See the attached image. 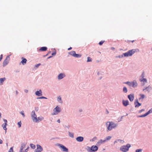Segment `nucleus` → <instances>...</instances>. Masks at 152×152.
Segmentation results:
<instances>
[{"label": "nucleus", "instance_id": "obj_1", "mask_svg": "<svg viewBox=\"0 0 152 152\" xmlns=\"http://www.w3.org/2000/svg\"><path fill=\"white\" fill-rule=\"evenodd\" d=\"M106 125L108 130L110 131L113 128H115L118 126V124L114 123L113 122H107L106 123Z\"/></svg>", "mask_w": 152, "mask_h": 152}, {"label": "nucleus", "instance_id": "obj_2", "mask_svg": "<svg viewBox=\"0 0 152 152\" xmlns=\"http://www.w3.org/2000/svg\"><path fill=\"white\" fill-rule=\"evenodd\" d=\"M137 50H138L137 49H133L130 50L127 52L124 53L123 55L125 57L130 56L133 54L135 52H137Z\"/></svg>", "mask_w": 152, "mask_h": 152}, {"label": "nucleus", "instance_id": "obj_3", "mask_svg": "<svg viewBox=\"0 0 152 152\" xmlns=\"http://www.w3.org/2000/svg\"><path fill=\"white\" fill-rule=\"evenodd\" d=\"M126 84L130 86L133 88L136 87L137 86V83L135 80H134L132 82H127L125 83Z\"/></svg>", "mask_w": 152, "mask_h": 152}, {"label": "nucleus", "instance_id": "obj_4", "mask_svg": "<svg viewBox=\"0 0 152 152\" xmlns=\"http://www.w3.org/2000/svg\"><path fill=\"white\" fill-rule=\"evenodd\" d=\"M130 146V145L128 144L126 145H123L121 147L120 150L123 152H126L129 150V148Z\"/></svg>", "mask_w": 152, "mask_h": 152}, {"label": "nucleus", "instance_id": "obj_5", "mask_svg": "<svg viewBox=\"0 0 152 152\" xmlns=\"http://www.w3.org/2000/svg\"><path fill=\"white\" fill-rule=\"evenodd\" d=\"M61 111V108L56 106L53 110V113H52L53 115L57 114L58 113Z\"/></svg>", "mask_w": 152, "mask_h": 152}, {"label": "nucleus", "instance_id": "obj_6", "mask_svg": "<svg viewBox=\"0 0 152 152\" xmlns=\"http://www.w3.org/2000/svg\"><path fill=\"white\" fill-rule=\"evenodd\" d=\"M98 149V147L96 145H93L90 148H89L88 151L89 152H92V151H97Z\"/></svg>", "mask_w": 152, "mask_h": 152}, {"label": "nucleus", "instance_id": "obj_7", "mask_svg": "<svg viewBox=\"0 0 152 152\" xmlns=\"http://www.w3.org/2000/svg\"><path fill=\"white\" fill-rule=\"evenodd\" d=\"M58 146L61 149L62 151L66 152H68V149L64 145L61 144H59L58 145Z\"/></svg>", "mask_w": 152, "mask_h": 152}, {"label": "nucleus", "instance_id": "obj_8", "mask_svg": "<svg viewBox=\"0 0 152 152\" xmlns=\"http://www.w3.org/2000/svg\"><path fill=\"white\" fill-rule=\"evenodd\" d=\"M10 60V56H8L6 57V59L4 60L3 62V66H6L9 62Z\"/></svg>", "mask_w": 152, "mask_h": 152}, {"label": "nucleus", "instance_id": "obj_9", "mask_svg": "<svg viewBox=\"0 0 152 152\" xmlns=\"http://www.w3.org/2000/svg\"><path fill=\"white\" fill-rule=\"evenodd\" d=\"M31 116L32 120L34 122L36 118H37V116L35 114V112L34 110H33L31 114Z\"/></svg>", "mask_w": 152, "mask_h": 152}, {"label": "nucleus", "instance_id": "obj_10", "mask_svg": "<svg viewBox=\"0 0 152 152\" xmlns=\"http://www.w3.org/2000/svg\"><path fill=\"white\" fill-rule=\"evenodd\" d=\"M37 148L35 150L36 152H41L42 151L43 149L40 145H37Z\"/></svg>", "mask_w": 152, "mask_h": 152}, {"label": "nucleus", "instance_id": "obj_11", "mask_svg": "<svg viewBox=\"0 0 152 152\" xmlns=\"http://www.w3.org/2000/svg\"><path fill=\"white\" fill-rule=\"evenodd\" d=\"M44 118L42 116L39 117L38 118H36V119L34 122L36 123L39 122L41 121Z\"/></svg>", "mask_w": 152, "mask_h": 152}, {"label": "nucleus", "instance_id": "obj_12", "mask_svg": "<svg viewBox=\"0 0 152 152\" xmlns=\"http://www.w3.org/2000/svg\"><path fill=\"white\" fill-rule=\"evenodd\" d=\"M134 104H135V107H137L141 105V104L139 103L138 102L137 99L136 100Z\"/></svg>", "mask_w": 152, "mask_h": 152}, {"label": "nucleus", "instance_id": "obj_13", "mask_svg": "<svg viewBox=\"0 0 152 152\" xmlns=\"http://www.w3.org/2000/svg\"><path fill=\"white\" fill-rule=\"evenodd\" d=\"M128 98L131 102L133 101L134 99V95L133 94H130L128 96Z\"/></svg>", "mask_w": 152, "mask_h": 152}, {"label": "nucleus", "instance_id": "obj_14", "mask_svg": "<svg viewBox=\"0 0 152 152\" xmlns=\"http://www.w3.org/2000/svg\"><path fill=\"white\" fill-rule=\"evenodd\" d=\"M65 76L64 74L63 73H60L58 76V78L59 80L61 79L64 77Z\"/></svg>", "mask_w": 152, "mask_h": 152}, {"label": "nucleus", "instance_id": "obj_15", "mask_svg": "<svg viewBox=\"0 0 152 152\" xmlns=\"http://www.w3.org/2000/svg\"><path fill=\"white\" fill-rule=\"evenodd\" d=\"M76 140L78 142H82L83 140V137H78L76 139Z\"/></svg>", "mask_w": 152, "mask_h": 152}, {"label": "nucleus", "instance_id": "obj_16", "mask_svg": "<svg viewBox=\"0 0 152 152\" xmlns=\"http://www.w3.org/2000/svg\"><path fill=\"white\" fill-rule=\"evenodd\" d=\"M35 94L36 95L39 96L42 95V91L41 90H40L39 91H37L36 92Z\"/></svg>", "mask_w": 152, "mask_h": 152}, {"label": "nucleus", "instance_id": "obj_17", "mask_svg": "<svg viewBox=\"0 0 152 152\" xmlns=\"http://www.w3.org/2000/svg\"><path fill=\"white\" fill-rule=\"evenodd\" d=\"M26 145V144L24 143L22 144L19 152H21V151H23V149L25 148Z\"/></svg>", "mask_w": 152, "mask_h": 152}, {"label": "nucleus", "instance_id": "obj_18", "mask_svg": "<svg viewBox=\"0 0 152 152\" xmlns=\"http://www.w3.org/2000/svg\"><path fill=\"white\" fill-rule=\"evenodd\" d=\"M22 61H21V63H22L23 65L25 64L27 61V60L26 59L24 58L23 57L22 58Z\"/></svg>", "mask_w": 152, "mask_h": 152}, {"label": "nucleus", "instance_id": "obj_19", "mask_svg": "<svg viewBox=\"0 0 152 152\" xmlns=\"http://www.w3.org/2000/svg\"><path fill=\"white\" fill-rule=\"evenodd\" d=\"M47 49V48L46 47H41L39 49V50L42 51H46Z\"/></svg>", "mask_w": 152, "mask_h": 152}, {"label": "nucleus", "instance_id": "obj_20", "mask_svg": "<svg viewBox=\"0 0 152 152\" xmlns=\"http://www.w3.org/2000/svg\"><path fill=\"white\" fill-rule=\"evenodd\" d=\"M106 141V140H100L97 142L96 145H100L103 142H104Z\"/></svg>", "mask_w": 152, "mask_h": 152}, {"label": "nucleus", "instance_id": "obj_21", "mask_svg": "<svg viewBox=\"0 0 152 152\" xmlns=\"http://www.w3.org/2000/svg\"><path fill=\"white\" fill-rule=\"evenodd\" d=\"M123 103L124 106H126L129 104V102L127 100L123 101Z\"/></svg>", "mask_w": 152, "mask_h": 152}, {"label": "nucleus", "instance_id": "obj_22", "mask_svg": "<svg viewBox=\"0 0 152 152\" xmlns=\"http://www.w3.org/2000/svg\"><path fill=\"white\" fill-rule=\"evenodd\" d=\"M140 80L141 82H144L145 83H146L147 82V80L145 78H140Z\"/></svg>", "mask_w": 152, "mask_h": 152}, {"label": "nucleus", "instance_id": "obj_23", "mask_svg": "<svg viewBox=\"0 0 152 152\" xmlns=\"http://www.w3.org/2000/svg\"><path fill=\"white\" fill-rule=\"evenodd\" d=\"M81 56V55L80 54H77L75 53L74 57L76 58H80Z\"/></svg>", "mask_w": 152, "mask_h": 152}, {"label": "nucleus", "instance_id": "obj_24", "mask_svg": "<svg viewBox=\"0 0 152 152\" xmlns=\"http://www.w3.org/2000/svg\"><path fill=\"white\" fill-rule=\"evenodd\" d=\"M7 124H3L2 126V127H3V129L5 130V132H6V130L7 129L6 127V126H7Z\"/></svg>", "mask_w": 152, "mask_h": 152}, {"label": "nucleus", "instance_id": "obj_25", "mask_svg": "<svg viewBox=\"0 0 152 152\" xmlns=\"http://www.w3.org/2000/svg\"><path fill=\"white\" fill-rule=\"evenodd\" d=\"M75 53V51H72L70 52L69 53V54L70 55L72 56H74Z\"/></svg>", "mask_w": 152, "mask_h": 152}, {"label": "nucleus", "instance_id": "obj_26", "mask_svg": "<svg viewBox=\"0 0 152 152\" xmlns=\"http://www.w3.org/2000/svg\"><path fill=\"white\" fill-rule=\"evenodd\" d=\"M6 78L5 77L1 78L0 79V82L1 83H2L5 80Z\"/></svg>", "mask_w": 152, "mask_h": 152}, {"label": "nucleus", "instance_id": "obj_27", "mask_svg": "<svg viewBox=\"0 0 152 152\" xmlns=\"http://www.w3.org/2000/svg\"><path fill=\"white\" fill-rule=\"evenodd\" d=\"M58 102H59L60 103H62V101L61 100V97L59 96L58 97Z\"/></svg>", "mask_w": 152, "mask_h": 152}, {"label": "nucleus", "instance_id": "obj_28", "mask_svg": "<svg viewBox=\"0 0 152 152\" xmlns=\"http://www.w3.org/2000/svg\"><path fill=\"white\" fill-rule=\"evenodd\" d=\"M147 115V114H146V113L145 114H144V115H142L138 116V117H145Z\"/></svg>", "mask_w": 152, "mask_h": 152}, {"label": "nucleus", "instance_id": "obj_29", "mask_svg": "<svg viewBox=\"0 0 152 152\" xmlns=\"http://www.w3.org/2000/svg\"><path fill=\"white\" fill-rule=\"evenodd\" d=\"M123 91L124 92L126 93L127 92V88L126 87H124L123 88Z\"/></svg>", "mask_w": 152, "mask_h": 152}, {"label": "nucleus", "instance_id": "obj_30", "mask_svg": "<svg viewBox=\"0 0 152 152\" xmlns=\"http://www.w3.org/2000/svg\"><path fill=\"white\" fill-rule=\"evenodd\" d=\"M92 61V60L91 58L90 57H88L87 58V62H91V61Z\"/></svg>", "mask_w": 152, "mask_h": 152}, {"label": "nucleus", "instance_id": "obj_31", "mask_svg": "<svg viewBox=\"0 0 152 152\" xmlns=\"http://www.w3.org/2000/svg\"><path fill=\"white\" fill-rule=\"evenodd\" d=\"M31 147L33 149H34L35 148V145L32 144H31L30 145Z\"/></svg>", "mask_w": 152, "mask_h": 152}, {"label": "nucleus", "instance_id": "obj_32", "mask_svg": "<svg viewBox=\"0 0 152 152\" xmlns=\"http://www.w3.org/2000/svg\"><path fill=\"white\" fill-rule=\"evenodd\" d=\"M140 96L141 97L140 98H139V99H143L145 97V95L144 94H140Z\"/></svg>", "mask_w": 152, "mask_h": 152}, {"label": "nucleus", "instance_id": "obj_33", "mask_svg": "<svg viewBox=\"0 0 152 152\" xmlns=\"http://www.w3.org/2000/svg\"><path fill=\"white\" fill-rule=\"evenodd\" d=\"M69 136L70 137H74V134L73 133H70V132H69Z\"/></svg>", "mask_w": 152, "mask_h": 152}, {"label": "nucleus", "instance_id": "obj_34", "mask_svg": "<svg viewBox=\"0 0 152 152\" xmlns=\"http://www.w3.org/2000/svg\"><path fill=\"white\" fill-rule=\"evenodd\" d=\"M151 113H152V109H151L148 111L146 113L147 114V115H148Z\"/></svg>", "mask_w": 152, "mask_h": 152}, {"label": "nucleus", "instance_id": "obj_35", "mask_svg": "<svg viewBox=\"0 0 152 152\" xmlns=\"http://www.w3.org/2000/svg\"><path fill=\"white\" fill-rule=\"evenodd\" d=\"M105 42L104 41H101L99 43V44L100 45H102L103 44L104 42Z\"/></svg>", "mask_w": 152, "mask_h": 152}, {"label": "nucleus", "instance_id": "obj_36", "mask_svg": "<svg viewBox=\"0 0 152 152\" xmlns=\"http://www.w3.org/2000/svg\"><path fill=\"white\" fill-rule=\"evenodd\" d=\"M9 152H13V147H11L9 150Z\"/></svg>", "mask_w": 152, "mask_h": 152}, {"label": "nucleus", "instance_id": "obj_37", "mask_svg": "<svg viewBox=\"0 0 152 152\" xmlns=\"http://www.w3.org/2000/svg\"><path fill=\"white\" fill-rule=\"evenodd\" d=\"M20 113L21 115H22L23 116V117H25V115H24V112L23 111H22L20 112Z\"/></svg>", "mask_w": 152, "mask_h": 152}, {"label": "nucleus", "instance_id": "obj_38", "mask_svg": "<svg viewBox=\"0 0 152 152\" xmlns=\"http://www.w3.org/2000/svg\"><path fill=\"white\" fill-rule=\"evenodd\" d=\"M21 124H22V123H21V121H20L18 123V124L19 126V128L21 126Z\"/></svg>", "mask_w": 152, "mask_h": 152}, {"label": "nucleus", "instance_id": "obj_39", "mask_svg": "<svg viewBox=\"0 0 152 152\" xmlns=\"http://www.w3.org/2000/svg\"><path fill=\"white\" fill-rule=\"evenodd\" d=\"M111 138V136H108L106 137V140H110Z\"/></svg>", "mask_w": 152, "mask_h": 152}, {"label": "nucleus", "instance_id": "obj_40", "mask_svg": "<svg viewBox=\"0 0 152 152\" xmlns=\"http://www.w3.org/2000/svg\"><path fill=\"white\" fill-rule=\"evenodd\" d=\"M144 72H143L142 73V74L141 76V77L142 78H144Z\"/></svg>", "mask_w": 152, "mask_h": 152}, {"label": "nucleus", "instance_id": "obj_41", "mask_svg": "<svg viewBox=\"0 0 152 152\" xmlns=\"http://www.w3.org/2000/svg\"><path fill=\"white\" fill-rule=\"evenodd\" d=\"M136 152H142V150L139 149H137L136 150Z\"/></svg>", "mask_w": 152, "mask_h": 152}, {"label": "nucleus", "instance_id": "obj_42", "mask_svg": "<svg viewBox=\"0 0 152 152\" xmlns=\"http://www.w3.org/2000/svg\"><path fill=\"white\" fill-rule=\"evenodd\" d=\"M29 148V147H28L25 150V151L23 152V151H21V152H27L28 151V149Z\"/></svg>", "mask_w": 152, "mask_h": 152}, {"label": "nucleus", "instance_id": "obj_43", "mask_svg": "<svg viewBox=\"0 0 152 152\" xmlns=\"http://www.w3.org/2000/svg\"><path fill=\"white\" fill-rule=\"evenodd\" d=\"M38 98L39 99H47L45 97H44V96H42V97H39V98Z\"/></svg>", "mask_w": 152, "mask_h": 152}, {"label": "nucleus", "instance_id": "obj_44", "mask_svg": "<svg viewBox=\"0 0 152 152\" xmlns=\"http://www.w3.org/2000/svg\"><path fill=\"white\" fill-rule=\"evenodd\" d=\"M3 57V56L2 54H1V57L0 58V61H1V60L2 59Z\"/></svg>", "mask_w": 152, "mask_h": 152}, {"label": "nucleus", "instance_id": "obj_45", "mask_svg": "<svg viewBox=\"0 0 152 152\" xmlns=\"http://www.w3.org/2000/svg\"><path fill=\"white\" fill-rule=\"evenodd\" d=\"M4 124H7V121L6 120V119H4Z\"/></svg>", "mask_w": 152, "mask_h": 152}, {"label": "nucleus", "instance_id": "obj_46", "mask_svg": "<svg viewBox=\"0 0 152 152\" xmlns=\"http://www.w3.org/2000/svg\"><path fill=\"white\" fill-rule=\"evenodd\" d=\"M144 111H145L144 109H142L139 111V113H140Z\"/></svg>", "mask_w": 152, "mask_h": 152}, {"label": "nucleus", "instance_id": "obj_47", "mask_svg": "<svg viewBox=\"0 0 152 152\" xmlns=\"http://www.w3.org/2000/svg\"><path fill=\"white\" fill-rule=\"evenodd\" d=\"M123 57V55L122 56H116V58H117V57H118V58H122Z\"/></svg>", "mask_w": 152, "mask_h": 152}, {"label": "nucleus", "instance_id": "obj_48", "mask_svg": "<svg viewBox=\"0 0 152 152\" xmlns=\"http://www.w3.org/2000/svg\"><path fill=\"white\" fill-rule=\"evenodd\" d=\"M56 52H54V53H52V56H55V55H56Z\"/></svg>", "mask_w": 152, "mask_h": 152}, {"label": "nucleus", "instance_id": "obj_49", "mask_svg": "<svg viewBox=\"0 0 152 152\" xmlns=\"http://www.w3.org/2000/svg\"><path fill=\"white\" fill-rule=\"evenodd\" d=\"M72 49V47H70L68 49V50H71Z\"/></svg>", "mask_w": 152, "mask_h": 152}, {"label": "nucleus", "instance_id": "obj_50", "mask_svg": "<svg viewBox=\"0 0 152 152\" xmlns=\"http://www.w3.org/2000/svg\"><path fill=\"white\" fill-rule=\"evenodd\" d=\"M28 90H25V92L26 93H27L28 92Z\"/></svg>", "mask_w": 152, "mask_h": 152}, {"label": "nucleus", "instance_id": "obj_51", "mask_svg": "<svg viewBox=\"0 0 152 152\" xmlns=\"http://www.w3.org/2000/svg\"><path fill=\"white\" fill-rule=\"evenodd\" d=\"M118 141H121V142H123L124 141L123 140H118Z\"/></svg>", "mask_w": 152, "mask_h": 152}, {"label": "nucleus", "instance_id": "obj_52", "mask_svg": "<svg viewBox=\"0 0 152 152\" xmlns=\"http://www.w3.org/2000/svg\"><path fill=\"white\" fill-rule=\"evenodd\" d=\"M2 141L1 140H0V144H2Z\"/></svg>", "mask_w": 152, "mask_h": 152}, {"label": "nucleus", "instance_id": "obj_53", "mask_svg": "<svg viewBox=\"0 0 152 152\" xmlns=\"http://www.w3.org/2000/svg\"><path fill=\"white\" fill-rule=\"evenodd\" d=\"M40 65V64H37V65H36V66H39V65Z\"/></svg>", "mask_w": 152, "mask_h": 152}, {"label": "nucleus", "instance_id": "obj_54", "mask_svg": "<svg viewBox=\"0 0 152 152\" xmlns=\"http://www.w3.org/2000/svg\"><path fill=\"white\" fill-rule=\"evenodd\" d=\"M111 49L112 50H114L115 49V48H113V47H112V48H111Z\"/></svg>", "mask_w": 152, "mask_h": 152}, {"label": "nucleus", "instance_id": "obj_55", "mask_svg": "<svg viewBox=\"0 0 152 152\" xmlns=\"http://www.w3.org/2000/svg\"><path fill=\"white\" fill-rule=\"evenodd\" d=\"M57 122H58V123H60V120L59 119L58 120V121H57Z\"/></svg>", "mask_w": 152, "mask_h": 152}, {"label": "nucleus", "instance_id": "obj_56", "mask_svg": "<svg viewBox=\"0 0 152 152\" xmlns=\"http://www.w3.org/2000/svg\"><path fill=\"white\" fill-rule=\"evenodd\" d=\"M147 88H146L145 89H143V91H144Z\"/></svg>", "mask_w": 152, "mask_h": 152}, {"label": "nucleus", "instance_id": "obj_57", "mask_svg": "<svg viewBox=\"0 0 152 152\" xmlns=\"http://www.w3.org/2000/svg\"><path fill=\"white\" fill-rule=\"evenodd\" d=\"M107 113L108 114L109 113V112L108 110H107Z\"/></svg>", "mask_w": 152, "mask_h": 152}, {"label": "nucleus", "instance_id": "obj_58", "mask_svg": "<svg viewBox=\"0 0 152 152\" xmlns=\"http://www.w3.org/2000/svg\"><path fill=\"white\" fill-rule=\"evenodd\" d=\"M16 94H18V91H16Z\"/></svg>", "mask_w": 152, "mask_h": 152}, {"label": "nucleus", "instance_id": "obj_59", "mask_svg": "<svg viewBox=\"0 0 152 152\" xmlns=\"http://www.w3.org/2000/svg\"><path fill=\"white\" fill-rule=\"evenodd\" d=\"M116 142H117L116 141H115L114 142V144H115V143Z\"/></svg>", "mask_w": 152, "mask_h": 152}, {"label": "nucleus", "instance_id": "obj_60", "mask_svg": "<svg viewBox=\"0 0 152 152\" xmlns=\"http://www.w3.org/2000/svg\"><path fill=\"white\" fill-rule=\"evenodd\" d=\"M51 57V56H50V57H49L48 58H50Z\"/></svg>", "mask_w": 152, "mask_h": 152}, {"label": "nucleus", "instance_id": "obj_61", "mask_svg": "<svg viewBox=\"0 0 152 152\" xmlns=\"http://www.w3.org/2000/svg\"><path fill=\"white\" fill-rule=\"evenodd\" d=\"M134 41V40H133V41H132V42H133Z\"/></svg>", "mask_w": 152, "mask_h": 152}]
</instances>
